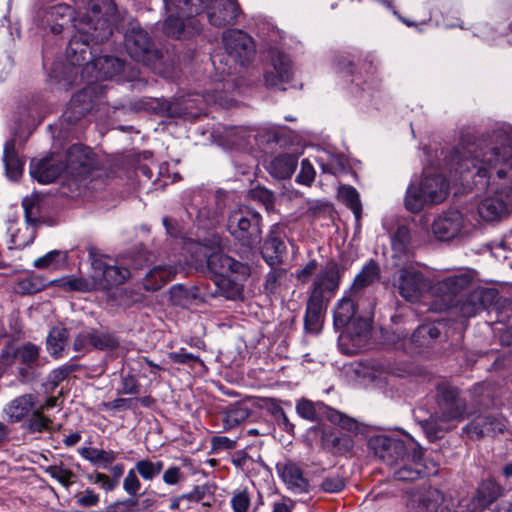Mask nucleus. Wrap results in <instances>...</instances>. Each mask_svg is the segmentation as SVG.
<instances>
[{
  "label": "nucleus",
  "instance_id": "f257e3e1",
  "mask_svg": "<svg viewBox=\"0 0 512 512\" xmlns=\"http://www.w3.org/2000/svg\"><path fill=\"white\" fill-rule=\"evenodd\" d=\"M450 173L472 178L486 195L477 212L486 222L499 221L512 212V126L500 124L473 143L461 144L446 157Z\"/></svg>",
  "mask_w": 512,
  "mask_h": 512
},
{
  "label": "nucleus",
  "instance_id": "f03ea898",
  "mask_svg": "<svg viewBox=\"0 0 512 512\" xmlns=\"http://www.w3.org/2000/svg\"><path fill=\"white\" fill-rule=\"evenodd\" d=\"M90 12L74 19V27L78 34L74 35L66 53L73 66L81 65L86 60L90 42L100 43L112 35L109 16L115 12L112 0H90Z\"/></svg>",
  "mask_w": 512,
  "mask_h": 512
},
{
  "label": "nucleus",
  "instance_id": "7ed1b4c3",
  "mask_svg": "<svg viewBox=\"0 0 512 512\" xmlns=\"http://www.w3.org/2000/svg\"><path fill=\"white\" fill-rule=\"evenodd\" d=\"M473 276L469 271L448 276L434 283L430 292L436 298L437 309H448L459 306L463 317L475 316L493 300L494 292L486 289H475L462 301V297L470 290Z\"/></svg>",
  "mask_w": 512,
  "mask_h": 512
},
{
  "label": "nucleus",
  "instance_id": "20e7f679",
  "mask_svg": "<svg viewBox=\"0 0 512 512\" xmlns=\"http://www.w3.org/2000/svg\"><path fill=\"white\" fill-rule=\"evenodd\" d=\"M225 55L212 56L215 70L222 76L237 72L239 67L248 64L255 55V44L250 35L238 29L223 33Z\"/></svg>",
  "mask_w": 512,
  "mask_h": 512
},
{
  "label": "nucleus",
  "instance_id": "39448f33",
  "mask_svg": "<svg viewBox=\"0 0 512 512\" xmlns=\"http://www.w3.org/2000/svg\"><path fill=\"white\" fill-rule=\"evenodd\" d=\"M447 195L448 184L441 175H425L420 183L412 182L408 186L404 204L408 211L417 213L426 204L442 202Z\"/></svg>",
  "mask_w": 512,
  "mask_h": 512
},
{
  "label": "nucleus",
  "instance_id": "423d86ee",
  "mask_svg": "<svg viewBox=\"0 0 512 512\" xmlns=\"http://www.w3.org/2000/svg\"><path fill=\"white\" fill-rule=\"evenodd\" d=\"M228 230L242 245H256L261 239V216L248 206H238L229 215Z\"/></svg>",
  "mask_w": 512,
  "mask_h": 512
},
{
  "label": "nucleus",
  "instance_id": "0eeeda50",
  "mask_svg": "<svg viewBox=\"0 0 512 512\" xmlns=\"http://www.w3.org/2000/svg\"><path fill=\"white\" fill-rule=\"evenodd\" d=\"M441 414L439 420L431 419L426 421L424 429L430 439L439 437V433L450 428L449 422L462 421L465 418V403L457 397L453 389H447L443 392V400L440 403Z\"/></svg>",
  "mask_w": 512,
  "mask_h": 512
},
{
  "label": "nucleus",
  "instance_id": "6e6552de",
  "mask_svg": "<svg viewBox=\"0 0 512 512\" xmlns=\"http://www.w3.org/2000/svg\"><path fill=\"white\" fill-rule=\"evenodd\" d=\"M472 224L464 215L456 210H450L438 215L432 225L431 231L441 241H450L463 238L470 233Z\"/></svg>",
  "mask_w": 512,
  "mask_h": 512
},
{
  "label": "nucleus",
  "instance_id": "1a4fd4ad",
  "mask_svg": "<svg viewBox=\"0 0 512 512\" xmlns=\"http://www.w3.org/2000/svg\"><path fill=\"white\" fill-rule=\"evenodd\" d=\"M124 45L135 61L149 65L158 58V51L147 33L140 26H132L125 34Z\"/></svg>",
  "mask_w": 512,
  "mask_h": 512
},
{
  "label": "nucleus",
  "instance_id": "9d476101",
  "mask_svg": "<svg viewBox=\"0 0 512 512\" xmlns=\"http://www.w3.org/2000/svg\"><path fill=\"white\" fill-rule=\"evenodd\" d=\"M196 253L199 254L194 262L196 268L202 267L205 263L212 272L221 276H228L230 273H246L247 268L242 263L223 254L221 251L209 254L206 247L197 244Z\"/></svg>",
  "mask_w": 512,
  "mask_h": 512
},
{
  "label": "nucleus",
  "instance_id": "9b49d317",
  "mask_svg": "<svg viewBox=\"0 0 512 512\" xmlns=\"http://www.w3.org/2000/svg\"><path fill=\"white\" fill-rule=\"evenodd\" d=\"M91 265L98 281V287L108 288L124 283L130 277V271L112 263V260L103 255L90 251Z\"/></svg>",
  "mask_w": 512,
  "mask_h": 512
},
{
  "label": "nucleus",
  "instance_id": "f8f14e48",
  "mask_svg": "<svg viewBox=\"0 0 512 512\" xmlns=\"http://www.w3.org/2000/svg\"><path fill=\"white\" fill-rule=\"evenodd\" d=\"M64 166L67 176L83 179L96 169L97 161L90 148L73 145L67 151Z\"/></svg>",
  "mask_w": 512,
  "mask_h": 512
},
{
  "label": "nucleus",
  "instance_id": "ddd939ff",
  "mask_svg": "<svg viewBox=\"0 0 512 512\" xmlns=\"http://www.w3.org/2000/svg\"><path fill=\"white\" fill-rule=\"evenodd\" d=\"M397 286L403 298L414 302L421 298L428 284L423 275L413 266L409 265L398 271Z\"/></svg>",
  "mask_w": 512,
  "mask_h": 512
},
{
  "label": "nucleus",
  "instance_id": "4468645a",
  "mask_svg": "<svg viewBox=\"0 0 512 512\" xmlns=\"http://www.w3.org/2000/svg\"><path fill=\"white\" fill-rule=\"evenodd\" d=\"M207 17L209 22L217 27L232 24L240 14V7L236 0H209Z\"/></svg>",
  "mask_w": 512,
  "mask_h": 512
},
{
  "label": "nucleus",
  "instance_id": "2eb2a0df",
  "mask_svg": "<svg viewBox=\"0 0 512 512\" xmlns=\"http://www.w3.org/2000/svg\"><path fill=\"white\" fill-rule=\"evenodd\" d=\"M292 74L289 58L279 52H271V69H267L264 74L265 83L269 87H280L281 84L290 80Z\"/></svg>",
  "mask_w": 512,
  "mask_h": 512
},
{
  "label": "nucleus",
  "instance_id": "dca6fc26",
  "mask_svg": "<svg viewBox=\"0 0 512 512\" xmlns=\"http://www.w3.org/2000/svg\"><path fill=\"white\" fill-rule=\"evenodd\" d=\"M98 88L97 85H89L72 97L64 112V117L68 122L78 121L93 108V95Z\"/></svg>",
  "mask_w": 512,
  "mask_h": 512
},
{
  "label": "nucleus",
  "instance_id": "f3484780",
  "mask_svg": "<svg viewBox=\"0 0 512 512\" xmlns=\"http://www.w3.org/2000/svg\"><path fill=\"white\" fill-rule=\"evenodd\" d=\"M276 470L290 491L298 494L308 492L309 482L296 463L292 461L279 462L276 465Z\"/></svg>",
  "mask_w": 512,
  "mask_h": 512
},
{
  "label": "nucleus",
  "instance_id": "a211bd4d",
  "mask_svg": "<svg viewBox=\"0 0 512 512\" xmlns=\"http://www.w3.org/2000/svg\"><path fill=\"white\" fill-rule=\"evenodd\" d=\"M506 427L505 419L501 416L479 415L464 429L471 438L501 433Z\"/></svg>",
  "mask_w": 512,
  "mask_h": 512
},
{
  "label": "nucleus",
  "instance_id": "6ab92c4d",
  "mask_svg": "<svg viewBox=\"0 0 512 512\" xmlns=\"http://www.w3.org/2000/svg\"><path fill=\"white\" fill-rule=\"evenodd\" d=\"M65 173V166L53 157L33 160L30 174L41 184H49Z\"/></svg>",
  "mask_w": 512,
  "mask_h": 512
},
{
  "label": "nucleus",
  "instance_id": "aec40b11",
  "mask_svg": "<svg viewBox=\"0 0 512 512\" xmlns=\"http://www.w3.org/2000/svg\"><path fill=\"white\" fill-rule=\"evenodd\" d=\"M370 444L375 455L390 466L398 463V458L404 450V445L401 441L385 436L373 438Z\"/></svg>",
  "mask_w": 512,
  "mask_h": 512
},
{
  "label": "nucleus",
  "instance_id": "412c9836",
  "mask_svg": "<svg viewBox=\"0 0 512 512\" xmlns=\"http://www.w3.org/2000/svg\"><path fill=\"white\" fill-rule=\"evenodd\" d=\"M340 271L338 266L331 262L328 263L323 270L317 275L311 294H317L324 298V293L333 294L339 286Z\"/></svg>",
  "mask_w": 512,
  "mask_h": 512
},
{
  "label": "nucleus",
  "instance_id": "4be33fe9",
  "mask_svg": "<svg viewBox=\"0 0 512 512\" xmlns=\"http://www.w3.org/2000/svg\"><path fill=\"white\" fill-rule=\"evenodd\" d=\"M36 407L37 397L33 394H25L9 402L4 411L11 422H20L28 418Z\"/></svg>",
  "mask_w": 512,
  "mask_h": 512
},
{
  "label": "nucleus",
  "instance_id": "5701e85b",
  "mask_svg": "<svg viewBox=\"0 0 512 512\" xmlns=\"http://www.w3.org/2000/svg\"><path fill=\"white\" fill-rule=\"evenodd\" d=\"M302 154V152L296 153H283L274 157L269 165L268 170L270 174L277 179H287L290 178L298 163V157Z\"/></svg>",
  "mask_w": 512,
  "mask_h": 512
},
{
  "label": "nucleus",
  "instance_id": "b1692460",
  "mask_svg": "<svg viewBox=\"0 0 512 512\" xmlns=\"http://www.w3.org/2000/svg\"><path fill=\"white\" fill-rule=\"evenodd\" d=\"M325 309V299L322 296H317V294H311L304 319L307 330L311 332H318L320 330Z\"/></svg>",
  "mask_w": 512,
  "mask_h": 512
},
{
  "label": "nucleus",
  "instance_id": "393cba45",
  "mask_svg": "<svg viewBox=\"0 0 512 512\" xmlns=\"http://www.w3.org/2000/svg\"><path fill=\"white\" fill-rule=\"evenodd\" d=\"M285 251L286 246L284 242L276 235L274 230H271L262 246L261 254L263 259L269 266H277L282 262Z\"/></svg>",
  "mask_w": 512,
  "mask_h": 512
},
{
  "label": "nucleus",
  "instance_id": "a878e982",
  "mask_svg": "<svg viewBox=\"0 0 512 512\" xmlns=\"http://www.w3.org/2000/svg\"><path fill=\"white\" fill-rule=\"evenodd\" d=\"M86 71L97 70L95 78L107 79L122 70V63L114 57L103 56L88 62L85 66Z\"/></svg>",
  "mask_w": 512,
  "mask_h": 512
},
{
  "label": "nucleus",
  "instance_id": "bb28decb",
  "mask_svg": "<svg viewBox=\"0 0 512 512\" xmlns=\"http://www.w3.org/2000/svg\"><path fill=\"white\" fill-rule=\"evenodd\" d=\"M177 271V268L172 266H155L146 274L143 280L144 288L148 291L160 289L174 277Z\"/></svg>",
  "mask_w": 512,
  "mask_h": 512
},
{
  "label": "nucleus",
  "instance_id": "cd10ccee",
  "mask_svg": "<svg viewBox=\"0 0 512 512\" xmlns=\"http://www.w3.org/2000/svg\"><path fill=\"white\" fill-rule=\"evenodd\" d=\"M429 474L430 472L426 471L420 453H415L411 462H404L399 468L394 470L395 479L400 481H414Z\"/></svg>",
  "mask_w": 512,
  "mask_h": 512
},
{
  "label": "nucleus",
  "instance_id": "c85d7f7f",
  "mask_svg": "<svg viewBox=\"0 0 512 512\" xmlns=\"http://www.w3.org/2000/svg\"><path fill=\"white\" fill-rule=\"evenodd\" d=\"M3 161L6 175L11 180H18L23 172L24 162L18 157L15 151V141L9 140L4 146Z\"/></svg>",
  "mask_w": 512,
  "mask_h": 512
},
{
  "label": "nucleus",
  "instance_id": "c756f323",
  "mask_svg": "<svg viewBox=\"0 0 512 512\" xmlns=\"http://www.w3.org/2000/svg\"><path fill=\"white\" fill-rule=\"evenodd\" d=\"M443 494L437 489H428L413 503L411 512H439Z\"/></svg>",
  "mask_w": 512,
  "mask_h": 512
},
{
  "label": "nucleus",
  "instance_id": "7c9ffc66",
  "mask_svg": "<svg viewBox=\"0 0 512 512\" xmlns=\"http://www.w3.org/2000/svg\"><path fill=\"white\" fill-rule=\"evenodd\" d=\"M81 455L96 467L104 469L116 460L118 453L112 450L89 447L83 448L81 450Z\"/></svg>",
  "mask_w": 512,
  "mask_h": 512
},
{
  "label": "nucleus",
  "instance_id": "2f4dec72",
  "mask_svg": "<svg viewBox=\"0 0 512 512\" xmlns=\"http://www.w3.org/2000/svg\"><path fill=\"white\" fill-rule=\"evenodd\" d=\"M355 306L352 300L343 297L334 310V326L337 329L345 328L355 318Z\"/></svg>",
  "mask_w": 512,
  "mask_h": 512
},
{
  "label": "nucleus",
  "instance_id": "473e14b6",
  "mask_svg": "<svg viewBox=\"0 0 512 512\" xmlns=\"http://www.w3.org/2000/svg\"><path fill=\"white\" fill-rule=\"evenodd\" d=\"M68 331L62 326L53 327L47 337V350L54 357H60L66 345Z\"/></svg>",
  "mask_w": 512,
  "mask_h": 512
},
{
  "label": "nucleus",
  "instance_id": "72a5a7b5",
  "mask_svg": "<svg viewBox=\"0 0 512 512\" xmlns=\"http://www.w3.org/2000/svg\"><path fill=\"white\" fill-rule=\"evenodd\" d=\"M499 496V487L493 481L483 482L477 490L475 501L481 508H486Z\"/></svg>",
  "mask_w": 512,
  "mask_h": 512
},
{
  "label": "nucleus",
  "instance_id": "f704fd0d",
  "mask_svg": "<svg viewBox=\"0 0 512 512\" xmlns=\"http://www.w3.org/2000/svg\"><path fill=\"white\" fill-rule=\"evenodd\" d=\"M338 195L346 206L352 210L356 219H359L361 216L362 206L357 190L352 186H342L339 188Z\"/></svg>",
  "mask_w": 512,
  "mask_h": 512
},
{
  "label": "nucleus",
  "instance_id": "c9c22d12",
  "mask_svg": "<svg viewBox=\"0 0 512 512\" xmlns=\"http://www.w3.org/2000/svg\"><path fill=\"white\" fill-rule=\"evenodd\" d=\"M62 286L68 290L90 292L98 287V281L96 279L95 272L93 271L92 279H86L82 277L65 278L62 280Z\"/></svg>",
  "mask_w": 512,
  "mask_h": 512
},
{
  "label": "nucleus",
  "instance_id": "e433bc0d",
  "mask_svg": "<svg viewBox=\"0 0 512 512\" xmlns=\"http://www.w3.org/2000/svg\"><path fill=\"white\" fill-rule=\"evenodd\" d=\"M67 259L65 252L53 250L34 261V267L38 269L52 268L57 269L64 265Z\"/></svg>",
  "mask_w": 512,
  "mask_h": 512
},
{
  "label": "nucleus",
  "instance_id": "4c0bfd02",
  "mask_svg": "<svg viewBox=\"0 0 512 512\" xmlns=\"http://www.w3.org/2000/svg\"><path fill=\"white\" fill-rule=\"evenodd\" d=\"M250 414L251 411L246 404H236L226 412L224 424L226 427L232 428L249 418Z\"/></svg>",
  "mask_w": 512,
  "mask_h": 512
},
{
  "label": "nucleus",
  "instance_id": "58836bf2",
  "mask_svg": "<svg viewBox=\"0 0 512 512\" xmlns=\"http://www.w3.org/2000/svg\"><path fill=\"white\" fill-rule=\"evenodd\" d=\"M162 461H151L149 459H143L136 463L135 469L146 481H152L157 477L163 469Z\"/></svg>",
  "mask_w": 512,
  "mask_h": 512
},
{
  "label": "nucleus",
  "instance_id": "ea45409f",
  "mask_svg": "<svg viewBox=\"0 0 512 512\" xmlns=\"http://www.w3.org/2000/svg\"><path fill=\"white\" fill-rule=\"evenodd\" d=\"M45 287L44 279L37 275H30L20 279L15 290L21 294H33L41 291Z\"/></svg>",
  "mask_w": 512,
  "mask_h": 512
},
{
  "label": "nucleus",
  "instance_id": "a19ab883",
  "mask_svg": "<svg viewBox=\"0 0 512 512\" xmlns=\"http://www.w3.org/2000/svg\"><path fill=\"white\" fill-rule=\"evenodd\" d=\"M379 274L378 266L374 262L367 264L361 272L355 277L352 289L359 290L371 284L377 279Z\"/></svg>",
  "mask_w": 512,
  "mask_h": 512
},
{
  "label": "nucleus",
  "instance_id": "79ce46f5",
  "mask_svg": "<svg viewBox=\"0 0 512 512\" xmlns=\"http://www.w3.org/2000/svg\"><path fill=\"white\" fill-rule=\"evenodd\" d=\"M45 471L65 487H69L75 481V474L62 465H51Z\"/></svg>",
  "mask_w": 512,
  "mask_h": 512
},
{
  "label": "nucleus",
  "instance_id": "37998d69",
  "mask_svg": "<svg viewBox=\"0 0 512 512\" xmlns=\"http://www.w3.org/2000/svg\"><path fill=\"white\" fill-rule=\"evenodd\" d=\"M28 428L31 432H43L50 429L52 421L44 415V412L35 408L29 416Z\"/></svg>",
  "mask_w": 512,
  "mask_h": 512
},
{
  "label": "nucleus",
  "instance_id": "c03bdc74",
  "mask_svg": "<svg viewBox=\"0 0 512 512\" xmlns=\"http://www.w3.org/2000/svg\"><path fill=\"white\" fill-rule=\"evenodd\" d=\"M410 239V230L406 226H399L391 240L393 250L397 253L406 252Z\"/></svg>",
  "mask_w": 512,
  "mask_h": 512
},
{
  "label": "nucleus",
  "instance_id": "a18cd8bd",
  "mask_svg": "<svg viewBox=\"0 0 512 512\" xmlns=\"http://www.w3.org/2000/svg\"><path fill=\"white\" fill-rule=\"evenodd\" d=\"M40 202V197L36 194L31 195L29 197H25L22 201V206L25 213V219L28 224H36L38 220V205Z\"/></svg>",
  "mask_w": 512,
  "mask_h": 512
},
{
  "label": "nucleus",
  "instance_id": "49530a36",
  "mask_svg": "<svg viewBox=\"0 0 512 512\" xmlns=\"http://www.w3.org/2000/svg\"><path fill=\"white\" fill-rule=\"evenodd\" d=\"M347 333L352 337L359 339L366 338L369 334L371 325L370 322L365 318H355L346 327Z\"/></svg>",
  "mask_w": 512,
  "mask_h": 512
},
{
  "label": "nucleus",
  "instance_id": "de8ad7c7",
  "mask_svg": "<svg viewBox=\"0 0 512 512\" xmlns=\"http://www.w3.org/2000/svg\"><path fill=\"white\" fill-rule=\"evenodd\" d=\"M89 331L92 347L97 349H110L117 346V340L111 334L100 333L92 329Z\"/></svg>",
  "mask_w": 512,
  "mask_h": 512
},
{
  "label": "nucleus",
  "instance_id": "09e8293b",
  "mask_svg": "<svg viewBox=\"0 0 512 512\" xmlns=\"http://www.w3.org/2000/svg\"><path fill=\"white\" fill-rule=\"evenodd\" d=\"M16 359L26 365L34 364L39 357V348L34 344H25L15 353Z\"/></svg>",
  "mask_w": 512,
  "mask_h": 512
},
{
  "label": "nucleus",
  "instance_id": "8fccbe9b",
  "mask_svg": "<svg viewBox=\"0 0 512 512\" xmlns=\"http://www.w3.org/2000/svg\"><path fill=\"white\" fill-rule=\"evenodd\" d=\"M250 502V495L246 489L235 491L230 500L234 512H247Z\"/></svg>",
  "mask_w": 512,
  "mask_h": 512
},
{
  "label": "nucleus",
  "instance_id": "3c124183",
  "mask_svg": "<svg viewBox=\"0 0 512 512\" xmlns=\"http://www.w3.org/2000/svg\"><path fill=\"white\" fill-rule=\"evenodd\" d=\"M87 479L92 484H98L106 492L113 491L117 485V479H111L104 473H92L87 476Z\"/></svg>",
  "mask_w": 512,
  "mask_h": 512
},
{
  "label": "nucleus",
  "instance_id": "603ef678",
  "mask_svg": "<svg viewBox=\"0 0 512 512\" xmlns=\"http://www.w3.org/2000/svg\"><path fill=\"white\" fill-rule=\"evenodd\" d=\"M315 169L308 159H304L301 162L300 172L296 177V181L299 184L310 186L315 179Z\"/></svg>",
  "mask_w": 512,
  "mask_h": 512
},
{
  "label": "nucleus",
  "instance_id": "864d4df0",
  "mask_svg": "<svg viewBox=\"0 0 512 512\" xmlns=\"http://www.w3.org/2000/svg\"><path fill=\"white\" fill-rule=\"evenodd\" d=\"M77 365L73 363H66L61 367L54 369L50 374V381L53 385H58L61 381L66 379L71 373L77 369Z\"/></svg>",
  "mask_w": 512,
  "mask_h": 512
},
{
  "label": "nucleus",
  "instance_id": "5fc2aeb1",
  "mask_svg": "<svg viewBox=\"0 0 512 512\" xmlns=\"http://www.w3.org/2000/svg\"><path fill=\"white\" fill-rule=\"evenodd\" d=\"M140 488L141 483L136 475L135 470H129L123 481V489L127 494L135 496Z\"/></svg>",
  "mask_w": 512,
  "mask_h": 512
},
{
  "label": "nucleus",
  "instance_id": "6e6d98bb",
  "mask_svg": "<svg viewBox=\"0 0 512 512\" xmlns=\"http://www.w3.org/2000/svg\"><path fill=\"white\" fill-rule=\"evenodd\" d=\"M344 487V480L338 475L326 477L321 484L322 490L327 493L340 492Z\"/></svg>",
  "mask_w": 512,
  "mask_h": 512
},
{
  "label": "nucleus",
  "instance_id": "4d7b16f0",
  "mask_svg": "<svg viewBox=\"0 0 512 512\" xmlns=\"http://www.w3.org/2000/svg\"><path fill=\"white\" fill-rule=\"evenodd\" d=\"M137 501L134 499H126L110 504L106 507V512H136Z\"/></svg>",
  "mask_w": 512,
  "mask_h": 512
},
{
  "label": "nucleus",
  "instance_id": "13d9d810",
  "mask_svg": "<svg viewBox=\"0 0 512 512\" xmlns=\"http://www.w3.org/2000/svg\"><path fill=\"white\" fill-rule=\"evenodd\" d=\"M100 501V497L92 489H86L77 496L76 502L81 507L96 506Z\"/></svg>",
  "mask_w": 512,
  "mask_h": 512
},
{
  "label": "nucleus",
  "instance_id": "bf43d9fd",
  "mask_svg": "<svg viewBox=\"0 0 512 512\" xmlns=\"http://www.w3.org/2000/svg\"><path fill=\"white\" fill-rule=\"evenodd\" d=\"M297 413L304 419L315 420L316 410L314 404L306 399L300 400L296 405Z\"/></svg>",
  "mask_w": 512,
  "mask_h": 512
},
{
  "label": "nucleus",
  "instance_id": "052dcab7",
  "mask_svg": "<svg viewBox=\"0 0 512 512\" xmlns=\"http://www.w3.org/2000/svg\"><path fill=\"white\" fill-rule=\"evenodd\" d=\"M91 342L92 341L90 339V331L89 330L82 331L75 338L74 343H73V349L76 352L85 353L90 349V347H92Z\"/></svg>",
  "mask_w": 512,
  "mask_h": 512
},
{
  "label": "nucleus",
  "instance_id": "680f3d73",
  "mask_svg": "<svg viewBox=\"0 0 512 512\" xmlns=\"http://www.w3.org/2000/svg\"><path fill=\"white\" fill-rule=\"evenodd\" d=\"M169 358L174 363H179V364H188L191 362L202 363V361L200 360V358L198 356L188 353L184 349H180L177 352L169 353Z\"/></svg>",
  "mask_w": 512,
  "mask_h": 512
},
{
  "label": "nucleus",
  "instance_id": "e2e57ef3",
  "mask_svg": "<svg viewBox=\"0 0 512 512\" xmlns=\"http://www.w3.org/2000/svg\"><path fill=\"white\" fill-rule=\"evenodd\" d=\"M139 392V384L134 376H125L121 381V388L118 390L119 394H137Z\"/></svg>",
  "mask_w": 512,
  "mask_h": 512
},
{
  "label": "nucleus",
  "instance_id": "0e129e2a",
  "mask_svg": "<svg viewBox=\"0 0 512 512\" xmlns=\"http://www.w3.org/2000/svg\"><path fill=\"white\" fill-rule=\"evenodd\" d=\"M429 336L430 339H435L440 335L439 329L432 324L422 325L416 329L412 335L413 341H418V338Z\"/></svg>",
  "mask_w": 512,
  "mask_h": 512
},
{
  "label": "nucleus",
  "instance_id": "69168bd1",
  "mask_svg": "<svg viewBox=\"0 0 512 512\" xmlns=\"http://www.w3.org/2000/svg\"><path fill=\"white\" fill-rule=\"evenodd\" d=\"M25 231L28 232L27 237H23L20 235V230L17 233L12 234L11 242L16 248H24L29 245L34 238V230L30 229L28 226L25 228Z\"/></svg>",
  "mask_w": 512,
  "mask_h": 512
},
{
  "label": "nucleus",
  "instance_id": "338daca9",
  "mask_svg": "<svg viewBox=\"0 0 512 512\" xmlns=\"http://www.w3.org/2000/svg\"><path fill=\"white\" fill-rule=\"evenodd\" d=\"M103 405L106 409H111V410H121V409H128V408L135 407L133 399H125V398H117L111 402L104 403Z\"/></svg>",
  "mask_w": 512,
  "mask_h": 512
},
{
  "label": "nucleus",
  "instance_id": "774afa93",
  "mask_svg": "<svg viewBox=\"0 0 512 512\" xmlns=\"http://www.w3.org/2000/svg\"><path fill=\"white\" fill-rule=\"evenodd\" d=\"M181 479L180 468L173 466L168 468L163 474V481L168 485H175Z\"/></svg>",
  "mask_w": 512,
  "mask_h": 512
}]
</instances>
